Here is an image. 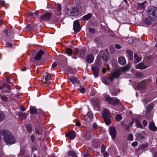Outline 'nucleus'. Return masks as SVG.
I'll return each mask as SVG.
<instances>
[{
  "mask_svg": "<svg viewBox=\"0 0 157 157\" xmlns=\"http://www.w3.org/2000/svg\"><path fill=\"white\" fill-rule=\"evenodd\" d=\"M147 13L149 18L152 21L157 20V8L155 7H149L147 10Z\"/></svg>",
  "mask_w": 157,
  "mask_h": 157,
  "instance_id": "f257e3e1",
  "label": "nucleus"
},
{
  "mask_svg": "<svg viewBox=\"0 0 157 157\" xmlns=\"http://www.w3.org/2000/svg\"><path fill=\"white\" fill-rule=\"evenodd\" d=\"M105 97V101H108L110 104L113 106L117 105L120 103L119 100L116 98L113 99L109 95H107Z\"/></svg>",
  "mask_w": 157,
  "mask_h": 157,
  "instance_id": "f03ea898",
  "label": "nucleus"
},
{
  "mask_svg": "<svg viewBox=\"0 0 157 157\" xmlns=\"http://www.w3.org/2000/svg\"><path fill=\"white\" fill-rule=\"evenodd\" d=\"M51 75L48 73H45L43 75V78L42 81L43 83L46 84V86L49 85L50 83Z\"/></svg>",
  "mask_w": 157,
  "mask_h": 157,
  "instance_id": "7ed1b4c3",
  "label": "nucleus"
},
{
  "mask_svg": "<svg viewBox=\"0 0 157 157\" xmlns=\"http://www.w3.org/2000/svg\"><path fill=\"white\" fill-rule=\"evenodd\" d=\"M154 107V105L151 103L149 104L146 107L145 116L146 118H148L150 117L152 110H153Z\"/></svg>",
  "mask_w": 157,
  "mask_h": 157,
  "instance_id": "20e7f679",
  "label": "nucleus"
},
{
  "mask_svg": "<svg viewBox=\"0 0 157 157\" xmlns=\"http://www.w3.org/2000/svg\"><path fill=\"white\" fill-rule=\"evenodd\" d=\"M52 15L51 13L47 12L41 15L40 17V21H48L49 20Z\"/></svg>",
  "mask_w": 157,
  "mask_h": 157,
  "instance_id": "39448f33",
  "label": "nucleus"
},
{
  "mask_svg": "<svg viewBox=\"0 0 157 157\" xmlns=\"http://www.w3.org/2000/svg\"><path fill=\"white\" fill-rule=\"evenodd\" d=\"M66 13L67 15L71 16H75L77 13L76 10L74 8H72V9H67Z\"/></svg>",
  "mask_w": 157,
  "mask_h": 157,
  "instance_id": "423d86ee",
  "label": "nucleus"
},
{
  "mask_svg": "<svg viewBox=\"0 0 157 157\" xmlns=\"http://www.w3.org/2000/svg\"><path fill=\"white\" fill-rule=\"evenodd\" d=\"M109 133L113 139L114 140L116 137V131L114 127H111L109 129Z\"/></svg>",
  "mask_w": 157,
  "mask_h": 157,
  "instance_id": "0eeeda50",
  "label": "nucleus"
},
{
  "mask_svg": "<svg viewBox=\"0 0 157 157\" xmlns=\"http://www.w3.org/2000/svg\"><path fill=\"white\" fill-rule=\"evenodd\" d=\"M81 29V28L79 25L78 21L76 20L73 23V30L75 32H79Z\"/></svg>",
  "mask_w": 157,
  "mask_h": 157,
  "instance_id": "6e6552de",
  "label": "nucleus"
},
{
  "mask_svg": "<svg viewBox=\"0 0 157 157\" xmlns=\"http://www.w3.org/2000/svg\"><path fill=\"white\" fill-rule=\"evenodd\" d=\"M44 53V52L42 50H40L38 52L36 53V55L35 57V59L36 60H38L40 59L42 57V55Z\"/></svg>",
  "mask_w": 157,
  "mask_h": 157,
  "instance_id": "1a4fd4ad",
  "label": "nucleus"
},
{
  "mask_svg": "<svg viewBox=\"0 0 157 157\" xmlns=\"http://www.w3.org/2000/svg\"><path fill=\"white\" fill-rule=\"evenodd\" d=\"M69 80L74 84L75 85L79 82V80L76 77L71 76L69 78Z\"/></svg>",
  "mask_w": 157,
  "mask_h": 157,
  "instance_id": "9d476101",
  "label": "nucleus"
},
{
  "mask_svg": "<svg viewBox=\"0 0 157 157\" xmlns=\"http://www.w3.org/2000/svg\"><path fill=\"white\" fill-rule=\"evenodd\" d=\"M75 132L74 131L68 132L66 135V136L67 137H69L72 140L74 139L75 138Z\"/></svg>",
  "mask_w": 157,
  "mask_h": 157,
  "instance_id": "9b49d317",
  "label": "nucleus"
},
{
  "mask_svg": "<svg viewBox=\"0 0 157 157\" xmlns=\"http://www.w3.org/2000/svg\"><path fill=\"white\" fill-rule=\"evenodd\" d=\"M94 60V56L93 55L90 54L87 56L86 57V60L88 63H92L93 62Z\"/></svg>",
  "mask_w": 157,
  "mask_h": 157,
  "instance_id": "f8f14e48",
  "label": "nucleus"
},
{
  "mask_svg": "<svg viewBox=\"0 0 157 157\" xmlns=\"http://www.w3.org/2000/svg\"><path fill=\"white\" fill-rule=\"evenodd\" d=\"M102 116L104 118H110L111 117L110 112L107 109H105L103 111Z\"/></svg>",
  "mask_w": 157,
  "mask_h": 157,
  "instance_id": "ddd939ff",
  "label": "nucleus"
},
{
  "mask_svg": "<svg viewBox=\"0 0 157 157\" xmlns=\"http://www.w3.org/2000/svg\"><path fill=\"white\" fill-rule=\"evenodd\" d=\"M92 70L94 75L96 77H98L99 72L98 68L96 66H94L92 67Z\"/></svg>",
  "mask_w": 157,
  "mask_h": 157,
  "instance_id": "4468645a",
  "label": "nucleus"
},
{
  "mask_svg": "<svg viewBox=\"0 0 157 157\" xmlns=\"http://www.w3.org/2000/svg\"><path fill=\"white\" fill-rule=\"evenodd\" d=\"M85 119L87 122L90 121L92 119V114L91 112H89L85 116Z\"/></svg>",
  "mask_w": 157,
  "mask_h": 157,
  "instance_id": "2eb2a0df",
  "label": "nucleus"
},
{
  "mask_svg": "<svg viewBox=\"0 0 157 157\" xmlns=\"http://www.w3.org/2000/svg\"><path fill=\"white\" fill-rule=\"evenodd\" d=\"M144 132L141 133H138L136 134V136L138 140H142L144 138Z\"/></svg>",
  "mask_w": 157,
  "mask_h": 157,
  "instance_id": "dca6fc26",
  "label": "nucleus"
},
{
  "mask_svg": "<svg viewBox=\"0 0 157 157\" xmlns=\"http://www.w3.org/2000/svg\"><path fill=\"white\" fill-rule=\"evenodd\" d=\"M135 67L136 69L140 70L144 69L147 68L146 66L142 62L137 64Z\"/></svg>",
  "mask_w": 157,
  "mask_h": 157,
  "instance_id": "f3484780",
  "label": "nucleus"
},
{
  "mask_svg": "<svg viewBox=\"0 0 157 157\" xmlns=\"http://www.w3.org/2000/svg\"><path fill=\"white\" fill-rule=\"evenodd\" d=\"M149 128L150 130L155 131L157 130V128L155 126L153 122H150L149 125Z\"/></svg>",
  "mask_w": 157,
  "mask_h": 157,
  "instance_id": "a211bd4d",
  "label": "nucleus"
},
{
  "mask_svg": "<svg viewBox=\"0 0 157 157\" xmlns=\"http://www.w3.org/2000/svg\"><path fill=\"white\" fill-rule=\"evenodd\" d=\"M26 147L25 146L22 147L20 149V153L19 154V156H22L24 155L26 153Z\"/></svg>",
  "mask_w": 157,
  "mask_h": 157,
  "instance_id": "6ab92c4d",
  "label": "nucleus"
},
{
  "mask_svg": "<svg viewBox=\"0 0 157 157\" xmlns=\"http://www.w3.org/2000/svg\"><path fill=\"white\" fill-rule=\"evenodd\" d=\"M134 57L135 59L134 60V63H137L141 61V58L139 57L136 54H134Z\"/></svg>",
  "mask_w": 157,
  "mask_h": 157,
  "instance_id": "aec40b11",
  "label": "nucleus"
},
{
  "mask_svg": "<svg viewBox=\"0 0 157 157\" xmlns=\"http://www.w3.org/2000/svg\"><path fill=\"white\" fill-rule=\"evenodd\" d=\"M109 58V54L107 52H104L102 56V59L104 60H107Z\"/></svg>",
  "mask_w": 157,
  "mask_h": 157,
  "instance_id": "412c9836",
  "label": "nucleus"
},
{
  "mask_svg": "<svg viewBox=\"0 0 157 157\" xmlns=\"http://www.w3.org/2000/svg\"><path fill=\"white\" fill-rule=\"evenodd\" d=\"M119 63L121 65L124 64L126 63V61L124 58L120 57L118 59Z\"/></svg>",
  "mask_w": 157,
  "mask_h": 157,
  "instance_id": "4be33fe9",
  "label": "nucleus"
},
{
  "mask_svg": "<svg viewBox=\"0 0 157 157\" xmlns=\"http://www.w3.org/2000/svg\"><path fill=\"white\" fill-rule=\"evenodd\" d=\"M127 52L129 57V59L130 60L132 59L133 58V52L130 50H127Z\"/></svg>",
  "mask_w": 157,
  "mask_h": 157,
  "instance_id": "5701e85b",
  "label": "nucleus"
},
{
  "mask_svg": "<svg viewBox=\"0 0 157 157\" xmlns=\"http://www.w3.org/2000/svg\"><path fill=\"white\" fill-rule=\"evenodd\" d=\"M92 17V14L91 13H88L86 15L82 17L83 20H88Z\"/></svg>",
  "mask_w": 157,
  "mask_h": 157,
  "instance_id": "b1692460",
  "label": "nucleus"
},
{
  "mask_svg": "<svg viewBox=\"0 0 157 157\" xmlns=\"http://www.w3.org/2000/svg\"><path fill=\"white\" fill-rule=\"evenodd\" d=\"M31 113L34 115L37 113V111L36 108L34 107H31L30 109Z\"/></svg>",
  "mask_w": 157,
  "mask_h": 157,
  "instance_id": "393cba45",
  "label": "nucleus"
},
{
  "mask_svg": "<svg viewBox=\"0 0 157 157\" xmlns=\"http://www.w3.org/2000/svg\"><path fill=\"white\" fill-rule=\"evenodd\" d=\"M145 4L144 3H139L137 5L138 8L140 9H144L146 7Z\"/></svg>",
  "mask_w": 157,
  "mask_h": 157,
  "instance_id": "a878e982",
  "label": "nucleus"
},
{
  "mask_svg": "<svg viewBox=\"0 0 157 157\" xmlns=\"http://www.w3.org/2000/svg\"><path fill=\"white\" fill-rule=\"evenodd\" d=\"M120 75V73L118 71H115L112 74L113 77L115 78H118Z\"/></svg>",
  "mask_w": 157,
  "mask_h": 157,
  "instance_id": "bb28decb",
  "label": "nucleus"
},
{
  "mask_svg": "<svg viewBox=\"0 0 157 157\" xmlns=\"http://www.w3.org/2000/svg\"><path fill=\"white\" fill-rule=\"evenodd\" d=\"M5 117L4 113L2 111H0V122L4 120Z\"/></svg>",
  "mask_w": 157,
  "mask_h": 157,
  "instance_id": "cd10ccee",
  "label": "nucleus"
},
{
  "mask_svg": "<svg viewBox=\"0 0 157 157\" xmlns=\"http://www.w3.org/2000/svg\"><path fill=\"white\" fill-rule=\"evenodd\" d=\"M130 67V66L129 65H127L122 68V70L123 71H128Z\"/></svg>",
  "mask_w": 157,
  "mask_h": 157,
  "instance_id": "c85d7f7f",
  "label": "nucleus"
},
{
  "mask_svg": "<svg viewBox=\"0 0 157 157\" xmlns=\"http://www.w3.org/2000/svg\"><path fill=\"white\" fill-rule=\"evenodd\" d=\"M19 116L22 119H26L27 115L25 113H21L19 114Z\"/></svg>",
  "mask_w": 157,
  "mask_h": 157,
  "instance_id": "c756f323",
  "label": "nucleus"
},
{
  "mask_svg": "<svg viewBox=\"0 0 157 157\" xmlns=\"http://www.w3.org/2000/svg\"><path fill=\"white\" fill-rule=\"evenodd\" d=\"M68 154V155L71 156L73 157H77V155L76 153L73 151H69Z\"/></svg>",
  "mask_w": 157,
  "mask_h": 157,
  "instance_id": "7c9ffc66",
  "label": "nucleus"
},
{
  "mask_svg": "<svg viewBox=\"0 0 157 157\" xmlns=\"http://www.w3.org/2000/svg\"><path fill=\"white\" fill-rule=\"evenodd\" d=\"M105 124L108 125H109L111 124L110 120L109 118H104Z\"/></svg>",
  "mask_w": 157,
  "mask_h": 157,
  "instance_id": "2f4dec72",
  "label": "nucleus"
},
{
  "mask_svg": "<svg viewBox=\"0 0 157 157\" xmlns=\"http://www.w3.org/2000/svg\"><path fill=\"white\" fill-rule=\"evenodd\" d=\"M35 132L36 134L40 135L42 134V130L41 128H36Z\"/></svg>",
  "mask_w": 157,
  "mask_h": 157,
  "instance_id": "473e14b6",
  "label": "nucleus"
},
{
  "mask_svg": "<svg viewBox=\"0 0 157 157\" xmlns=\"http://www.w3.org/2000/svg\"><path fill=\"white\" fill-rule=\"evenodd\" d=\"M135 122L136 123V125L138 128H143V126L141 124L138 120H136Z\"/></svg>",
  "mask_w": 157,
  "mask_h": 157,
  "instance_id": "72a5a7b5",
  "label": "nucleus"
},
{
  "mask_svg": "<svg viewBox=\"0 0 157 157\" xmlns=\"http://www.w3.org/2000/svg\"><path fill=\"white\" fill-rule=\"evenodd\" d=\"M4 87H6L7 89H8V90L6 91V90H4V91L5 93H9L10 92V86L9 85H5L4 86Z\"/></svg>",
  "mask_w": 157,
  "mask_h": 157,
  "instance_id": "f704fd0d",
  "label": "nucleus"
},
{
  "mask_svg": "<svg viewBox=\"0 0 157 157\" xmlns=\"http://www.w3.org/2000/svg\"><path fill=\"white\" fill-rule=\"evenodd\" d=\"M144 22L146 24H150L151 21L147 18H145L144 19Z\"/></svg>",
  "mask_w": 157,
  "mask_h": 157,
  "instance_id": "c9c22d12",
  "label": "nucleus"
},
{
  "mask_svg": "<svg viewBox=\"0 0 157 157\" xmlns=\"http://www.w3.org/2000/svg\"><path fill=\"white\" fill-rule=\"evenodd\" d=\"M121 120V117L120 115L118 114L116 117V120L118 122L120 121Z\"/></svg>",
  "mask_w": 157,
  "mask_h": 157,
  "instance_id": "e433bc0d",
  "label": "nucleus"
},
{
  "mask_svg": "<svg viewBox=\"0 0 157 157\" xmlns=\"http://www.w3.org/2000/svg\"><path fill=\"white\" fill-rule=\"evenodd\" d=\"M74 122L75 123V125L76 126H80L81 125V123L79 121L74 120Z\"/></svg>",
  "mask_w": 157,
  "mask_h": 157,
  "instance_id": "4c0bfd02",
  "label": "nucleus"
},
{
  "mask_svg": "<svg viewBox=\"0 0 157 157\" xmlns=\"http://www.w3.org/2000/svg\"><path fill=\"white\" fill-rule=\"evenodd\" d=\"M66 53L67 54L71 55L72 53V50L70 48H67L66 49Z\"/></svg>",
  "mask_w": 157,
  "mask_h": 157,
  "instance_id": "58836bf2",
  "label": "nucleus"
},
{
  "mask_svg": "<svg viewBox=\"0 0 157 157\" xmlns=\"http://www.w3.org/2000/svg\"><path fill=\"white\" fill-rule=\"evenodd\" d=\"M148 144H143L141 145V148L142 149H145L148 147Z\"/></svg>",
  "mask_w": 157,
  "mask_h": 157,
  "instance_id": "ea45409f",
  "label": "nucleus"
},
{
  "mask_svg": "<svg viewBox=\"0 0 157 157\" xmlns=\"http://www.w3.org/2000/svg\"><path fill=\"white\" fill-rule=\"evenodd\" d=\"M136 76L137 78H141L143 76L142 73L141 72H137L136 74Z\"/></svg>",
  "mask_w": 157,
  "mask_h": 157,
  "instance_id": "a19ab883",
  "label": "nucleus"
},
{
  "mask_svg": "<svg viewBox=\"0 0 157 157\" xmlns=\"http://www.w3.org/2000/svg\"><path fill=\"white\" fill-rule=\"evenodd\" d=\"M80 92L82 93H84L86 91V90L84 87L83 86H80Z\"/></svg>",
  "mask_w": 157,
  "mask_h": 157,
  "instance_id": "79ce46f5",
  "label": "nucleus"
},
{
  "mask_svg": "<svg viewBox=\"0 0 157 157\" xmlns=\"http://www.w3.org/2000/svg\"><path fill=\"white\" fill-rule=\"evenodd\" d=\"M57 10L59 12V15L60 14V10L61 9V6L59 5H57Z\"/></svg>",
  "mask_w": 157,
  "mask_h": 157,
  "instance_id": "37998d69",
  "label": "nucleus"
},
{
  "mask_svg": "<svg viewBox=\"0 0 157 157\" xmlns=\"http://www.w3.org/2000/svg\"><path fill=\"white\" fill-rule=\"evenodd\" d=\"M133 136L132 134H129L128 136V139L130 140H132Z\"/></svg>",
  "mask_w": 157,
  "mask_h": 157,
  "instance_id": "c03bdc74",
  "label": "nucleus"
},
{
  "mask_svg": "<svg viewBox=\"0 0 157 157\" xmlns=\"http://www.w3.org/2000/svg\"><path fill=\"white\" fill-rule=\"evenodd\" d=\"M133 122H134V121H132V122L130 123L128 125V127H125V129L126 130H128V129L129 127H131L132 126V125L133 124Z\"/></svg>",
  "mask_w": 157,
  "mask_h": 157,
  "instance_id": "a18cd8bd",
  "label": "nucleus"
},
{
  "mask_svg": "<svg viewBox=\"0 0 157 157\" xmlns=\"http://www.w3.org/2000/svg\"><path fill=\"white\" fill-rule=\"evenodd\" d=\"M12 46L13 44L10 43L8 42L6 43V46L7 47L11 48L12 47Z\"/></svg>",
  "mask_w": 157,
  "mask_h": 157,
  "instance_id": "49530a36",
  "label": "nucleus"
},
{
  "mask_svg": "<svg viewBox=\"0 0 157 157\" xmlns=\"http://www.w3.org/2000/svg\"><path fill=\"white\" fill-rule=\"evenodd\" d=\"M105 148L104 146L103 145H102V147L101 148V152L102 153H103L105 152Z\"/></svg>",
  "mask_w": 157,
  "mask_h": 157,
  "instance_id": "de8ad7c7",
  "label": "nucleus"
},
{
  "mask_svg": "<svg viewBox=\"0 0 157 157\" xmlns=\"http://www.w3.org/2000/svg\"><path fill=\"white\" fill-rule=\"evenodd\" d=\"M1 99L3 101H5L8 99V97L4 96H2L1 97Z\"/></svg>",
  "mask_w": 157,
  "mask_h": 157,
  "instance_id": "09e8293b",
  "label": "nucleus"
},
{
  "mask_svg": "<svg viewBox=\"0 0 157 157\" xmlns=\"http://www.w3.org/2000/svg\"><path fill=\"white\" fill-rule=\"evenodd\" d=\"M138 143L137 142H134L132 143V144L133 147H136L138 145Z\"/></svg>",
  "mask_w": 157,
  "mask_h": 157,
  "instance_id": "8fccbe9b",
  "label": "nucleus"
},
{
  "mask_svg": "<svg viewBox=\"0 0 157 157\" xmlns=\"http://www.w3.org/2000/svg\"><path fill=\"white\" fill-rule=\"evenodd\" d=\"M115 47L118 49H120L121 48V46L119 44H116L115 45Z\"/></svg>",
  "mask_w": 157,
  "mask_h": 157,
  "instance_id": "3c124183",
  "label": "nucleus"
},
{
  "mask_svg": "<svg viewBox=\"0 0 157 157\" xmlns=\"http://www.w3.org/2000/svg\"><path fill=\"white\" fill-rule=\"evenodd\" d=\"M143 124L144 127H146L147 125V122L146 121L144 120L143 121Z\"/></svg>",
  "mask_w": 157,
  "mask_h": 157,
  "instance_id": "603ef678",
  "label": "nucleus"
},
{
  "mask_svg": "<svg viewBox=\"0 0 157 157\" xmlns=\"http://www.w3.org/2000/svg\"><path fill=\"white\" fill-rule=\"evenodd\" d=\"M103 155L105 157H107L109 156V154L107 152H104Z\"/></svg>",
  "mask_w": 157,
  "mask_h": 157,
  "instance_id": "864d4df0",
  "label": "nucleus"
},
{
  "mask_svg": "<svg viewBox=\"0 0 157 157\" xmlns=\"http://www.w3.org/2000/svg\"><path fill=\"white\" fill-rule=\"evenodd\" d=\"M57 66V63H53L52 65V67L53 68H54Z\"/></svg>",
  "mask_w": 157,
  "mask_h": 157,
  "instance_id": "5fc2aeb1",
  "label": "nucleus"
},
{
  "mask_svg": "<svg viewBox=\"0 0 157 157\" xmlns=\"http://www.w3.org/2000/svg\"><path fill=\"white\" fill-rule=\"evenodd\" d=\"M103 82L106 85H108L109 84V82L108 81H107V79L104 80L103 81Z\"/></svg>",
  "mask_w": 157,
  "mask_h": 157,
  "instance_id": "6e6d98bb",
  "label": "nucleus"
},
{
  "mask_svg": "<svg viewBox=\"0 0 157 157\" xmlns=\"http://www.w3.org/2000/svg\"><path fill=\"white\" fill-rule=\"evenodd\" d=\"M89 32L91 33H94L95 32V30L94 29L90 28L89 29Z\"/></svg>",
  "mask_w": 157,
  "mask_h": 157,
  "instance_id": "4d7b16f0",
  "label": "nucleus"
},
{
  "mask_svg": "<svg viewBox=\"0 0 157 157\" xmlns=\"http://www.w3.org/2000/svg\"><path fill=\"white\" fill-rule=\"evenodd\" d=\"M93 128L95 129L97 128V125L96 123H94L93 124Z\"/></svg>",
  "mask_w": 157,
  "mask_h": 157,
  "instance_id": "13d9d810",
  "label": "nucleus"
},
{
  "mask_svg": "<svg viewBox=\"0 0 157 157\" xmlns=\"http://www.w3.org/2000/svg\"><path fill=\"white\" fill-rule=\"evenodd\" d=\"M1 2L3 6H4L5 5V2L4 0L1 1Z\"/></svg>",
  "mask_w": 157,
  "mask_h": 157,
  "instance_id": "bf43d9fd",
  "label": "nucleus"
},
{
  "mask_svg": "<svg viewBox=\"0 0 157 157\" xmlns=\"http://www.w3.org/2000/svg\"><path fill=\"white\" fill-rule=\"evenodd\" d=\"M31 139L33 142H34L35 140V137L34 135H32L31 136Z\"/></svg>",
  "mask_w": 157,
  "mask_h": 157,
  "instance_id": "052dcab7",
  "label": "nucleus"
},
{
  "mask_svg": "<svg viewBox=\"0 0 157 157\" xmlns=\"http://www.w3.org/2000/svg\"><path fill=\"white\" fill-rule=\"evenodd\" d=\"M20 109L22 111H24L25 110V108L23 105H21V106Z\"/></svg>",
  "mask_w": 157,
  "mask_h": 157,
  "instance_id": "680f3d73",
  "label": "nucleus"
},
{
  "mask_svg": "<svg viewBox=\"0 0 157 157\" xmlns=\"http://www.w3.org/2000/svg\"><path fill=\"white\" fill-rule=\"evenodd\" d=\"M84 157H90L88 153H86L84 154Z\"/></svg>",
  "mask_w": 157,
  "mask_h": 157,
  "instance_id": "e2e57ef3",
  "label": "nucleus"
},
{
  "mask_svg": "<svg viewBox=\"0 0 157 157\" xmlns=\"http://www.w3.org/2000/svg\"><path fill=\"white\" fill-rule=\"evenodd\" d=\"M36 149H37V147H36V146H33V148H32L33 151H35L36 150Z\"/></svg>",
  "mask_w": 157,
  "mask_h": 157,
  "instance_id": "0e129e2a",
  "label": "nucleus"
},
{
  "mask_svg": "<svg viewBox=\"0 0 157 157\" xmlns=\"http://www.w3.org/2000/svg\"><path fill=\"white\" fill-rule=\"evenodd\" d=\"M8 33V30L6 29L4 31V33L7 36L8 35V34H7Z\"/></svg>",
  "mask_w": 157,
  "mask_h": 157,
  "instance_id": "69168bd1",
  "label": "nucleus"
},
{
  "mask_svg": "<svg viewBox=\"0 0 157 157\" xmlns=\"http://www.w3.org/2000/svg\"><path fill=\"white\" fill-rule=\"evenodd\" d=\"M28 132L29 133H31L32 131V129L31 128H29L28 129Z\"/></svg>",
  "mask_w": 157,
  "mask_h": 157,
  "instance_id": "338daca9",
  "label": "nucleus"
},
{
  "mask_svg": "<svg viewBox=\"0 0 157 157\" xmlns=\"http://www.w3.org/2000/svg\"><path fill=\"white\" fill-rule=\"evenodd\" d=\"M111 94L112 96L117 95V94L115 92H111Z\"/></svg>",
  "mask_w": 157,
  "mask_h": 157,
  "instance_id": "774afa93",
  "label": "nucleus"
}]
</instances>
